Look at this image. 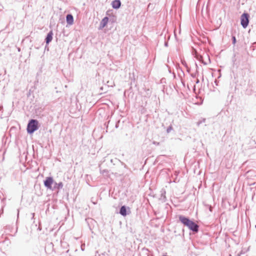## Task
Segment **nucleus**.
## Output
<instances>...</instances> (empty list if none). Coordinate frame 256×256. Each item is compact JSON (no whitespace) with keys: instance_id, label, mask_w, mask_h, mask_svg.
I'll return each instance as SVG.
<instances>
[{"instance_id":"nucleus-1","label":"nucleus","mask_w":256,"mask_h":256,"mask_svg":"<svg viewBox=\"0 0 256 256\" xmlns=\"http://www.w3.org/2000/svg\"><path fill=\"white\" fill-rule=\"evenodd\" d=\"M178 218L180 221L190 230L194 232H198L199 226L196 222L182 215L179 216Z\"/></svg>"},{"instance_id":"nucleus-2","label":"nucleus","mask_w":256,"mask_h":256,"mask_svg":"<svg viewBox=\"0 0 256 256\" xmlns=\"http://www.w3.org/2000/svg\"><path fill=\"white\" fill-rule=\"evenodd\" d=\"M38 129V122L36 120L31 119L27 126V132L29 134H33Z\"/></svg>"},{"instance_id":"nucleus-3","label":"nucleus","mask_w":256,"mask_h":256,"mask_svg":"<svg viewBox=\"0 0 256 256\" xmlns=\"http://www.w3.org/2000/svg\"><path fill=\"white\" fill-rule=\"evenodd\" d=\"M250 16L248 14L244 12L240 16V24L242 28H246L249 24Z\"/></svg>"},{"instance_id":"nucleus-4","label":"nucleus","mask_w":256,"mask_h":256,"mask_svg":"<svg viewBox=\"0 0 256 256\" xmlns=\"http://www.w3.org/2000/svg\"><path fill=\"white\" fill-rule=\"evenodd\" d=\"M54 182V180L52 177H46V179L44 180V186L49 189H52V185Z\"/></svg>"},{"instance_id":"nucleus-5","label":"nucleus","mask_w":256,"mask_h":256,"mask_svg":"<svg viewBox=\"0 0 256 256\" xmlns=\"http://www.w3.org/2000/svg\"><path fill=\"white\" fill-rule=\"evenodd\" d=\"M66 22L68 24L71 26L74 24V17L72 14H68L66 16Z\"/></svg>"},{"instance_id":"nucleus-6","label":"nucleus","mask_w":256,"mask_h":256,"mask_svg":"<svg viewBox=\"0 0 256 256\" xmlns=\"http://www.w3.org/2000/svg\"><path fill=\"white\" fill-rule=\"evenodd\" d=\"M112 6L114 9H118L120 7L121 2L120 0H114L112 2Z\"/></svg>"},{"instance_id":"nucleus-7","label":"nucleus","mask_w":256,"mask_h":256,"mask_svg":"<svg viewBox=\"0 0 256 256\" xmlns=\"http://www.w3.org/2000/svg\"><path fill=\"white\" fill-rule=\"evenodd\" d=\"M53 34H54L52 30L50 31L48 34L45 39L46 43L47 44H48L52 40Z\"/></svg>"},{"instance_id":"nucleus-8","label":"nucleus","mask_w":256,"mask_h":256,"mask_svg":"<svg viewBox=\"0 0 256 256\" xmlns=\"http://www.w3.org/2000/svg\"><path fill=\"white\" fill-rule=\"evenodd\" d=\"M120 214L122 216H126V206H122L120 210Z\"/></svg>"},{"instance_id":"nucleus-9","label":"nucleus","mask_w":256,"mask_h":256,"mask_svg":"<svg viewBox=\"0 0 256 256\" xmlns=\"http://www.w3.org/2000/svg\"><path fill=\"white\" fill-rule=\"evenodd\" d=\"M108 17H104L100 22V26L102 28L104 27L108 24Z\"/></svg>"},{"instance_id":"nucleus-10","label":"nucleus","mask_w":256,"mask_h":256,"mask_svg":"<svg viewBox=\"0 0 256 256\" xmlns=\"http://www.w3.org/2000/svg\"><path fill=\"white\" fill-rule=\"evenodd\" d=\"M63 187V184L62 182H60L58 184L55 183L54 188H56L58 190L62 189Z\"/></svg>"},{"instance_id":"nucleus-11","label":"nucleus","mask_w":256,"mask_h":256,"mask_svg":"<svg viewBox=\"0 0 256 256\" xmlns=\"http://www.w3.org/2000/svg\"><path fill=\"white\" fill-rule=\"evenodd\" d=\"M108 171L107 170H100V174H102L104 176H108Z\"/></svg>"},{"instance_id":"nucleus-12","label":"nucleus","mask_w":256,"mask_h":256,"mask_svg":"<svg viewBox=\"0 0 256 256\" xmlns=\"http://www.w3.org/2000/svg\"><path fill=\"white\" fill-rule=\"evenodd\" d=\"M142 252L145 254L146 256H150L148 254L149 250L146 248H143L142 249Z\"/></svg>"},{"instance_id":"nucleus-13","label":"nucleus","mask_w":256,"mask_h":256,"mask_svg":"<svg viewBox=\"0 0 256 256\" xmlns=\"http://www.w3.org/2000/svg\"><path fill=\"white\" fill-rule=\"evenodd\" d=\"M236 36H232V44H235L236 43Z\"/></svg>"},{"instance_id":"nucleus-14","label":"nucleus","mask_w":256,"mask_h":256,"mask_svg":"<svg viewBox=\"0 0 256 256\" xmlns=\"http://www.w3.org/2000/svg\"><path fill=\"white\" fill-rule=\"evenodd\" d=\"M172 126H168V128H167V130H166V132L168 133H169L170 132V131L172 130Z\"/></svg>"},{"instance_id":"nucleus-15","label":"nucleus","mask_w":256,"mask_h":256,"mask_svg":"<svg viewBox=\"0 0 256 256\" xmlns=\"http://www.w3.org/2000/svg\"><path fill=\"white\" fill-rule=\"evenodd\" d=\"M206 121V119L205 118H204L202 120H200V121H199L197 123V124L198 126H200V124H202V122H204Z\"/></svg>"},{"instance_id":"nucleus-16","label":"nucleus","mask_w":256,"mask_h":256,"mask_svg":"<svg viewBox=\"0 0 256 256\" xmlns=\"http://www.w3.org/2000/svg\"><path fill=\"white\" fill-rule=\"evenodd\" d=\"M153 143H154V144H156V145H159V144H160L159 142H154Z\"/></svg>"},{"instance_id":"nucleus-17","label":"nucleus","mask_w":256,"mask_h":256,"mask_svg":"<svg viewBox=\"0 0 256 256\" xmlns=\"http://www.w3.org/2000/svg\"><path fill=\"white\" fill-rule=\"evenodd\" d=\"M17 216H18V218L19 216V210L18 209V215H17Z\"/></svg>"},{"instance_id":"nucleus-18","label":"nucleus","mask_w":256,"mask_h":256,"mask_svg":"<svg viewBox=\"0 0 256 256\" xmlns=\"http://www.w3.org/2000/svg\"><path fill=\"white\" fill-rule=\"evenodd\" d=\"M199 80L198 79L196 80V83L198 84L199 82Z\"/></svg>"},{"instance_id":"nucleus-19","label":"nucleus","mask_w":256,"mask_h":256,"mask_svg":"<svg viewBox=\"0 0 256 256\" xmlns=\"http://www.w3.org/2000/svg\"><path fill=\"white\" fill-rule=\"evenodd\" d=\"M164 45H165L166 46H168V42H165Z\"/></svg>"},{"instance_id":"nucleus-20","label":"nucleus","mask_w":256,"mask_h":256,"mask_svg":"<svg viewBox=\"0 0 256 256\" xmlns=\"http://www.w3.org/2000/svg\"><path fill=\"white\" fill-rule=\"evenodd\" d=\"M116 128H118V124H116Z\"/></svg>"},{"instance_id":"nucleus-21","label":"nucleus","mask_w":256,"mask_h":256,"mask_svg":"<svg viewBox=\"0 0 256 256\" xmlns=\"http://www.w3.org/2000/svg\"><path fill=\"white\" fill-rule=\"evenodd\" d=\"M192 77H194V76H195V75H194V74H192Z\"/></svg>"},{"instance_id":"nucleus-22","label":"nucleus","mask_w":256,"mask_h":256,"mask_svg":"<svg viewBox=\"0 0 256 256\" xmlns=\"http://www.w3.org/2000/svg\"><path fill=\"white\" fill-rule=\"evenodd\" d=\"M165 194V192H164V194L162 193V196Z\"/></svg>"},{"instance_id":"nucleus-23","label":"nucleus","mask_w":256,"mask_h":256,"mask_svg":"<svg viewBox=\"0 0 256 256\" xmlns=\"http://www.w3.org/2000/svg\"><path fill=\"white\" fill-rule=\"evenodd\" d=\"M4 200H5V198H3V199L2 200V202H3Z\"/></svg>"},{"instance_id":"nucleus-24","label":"nucleus","mask_w":256,"mask_h":256,"mask_svg":"<svg viewBox=\"0 0 256 256\" xmlns=\"http://www.w3.org/2000/svg\"><path fill=\"white\" fill-rule=\"evenodd\" d=\"M18 50L20 51V48H18Z\"/></svg>"}]
</instances>
